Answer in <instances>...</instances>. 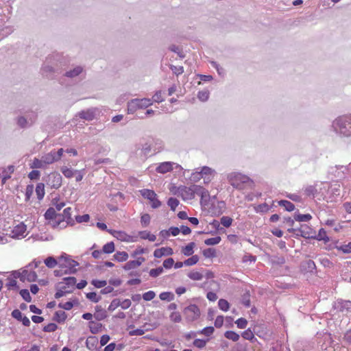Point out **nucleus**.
<instances>
[{"label": "nucleus", "mask_w": 351, "mask_h": 351, "mask_svg": "<svg viewBox=\"0 0 351 351\" xmlns=\"http://www.w3.org/2000/svg\"><path fill=\"white\" fill-rule=\"evenodd\" d=\"M332 128L341 138L351 137V114L337 117L332 123Z\"/></svg>", "instance_id": "1"}, {"label": "nucleus", "mask_w": 351, "mask_h": 351, "mask_svg": "<svg viewBox=\"0 0 351 351\" xmlns=\"http://www.w3.org/2000/svg\"><path fill=\"white\" fill-rule=\"evenodd\" d=\"M60 58L59 54L48 56L41 69L42 74L49 79H53L54 74L58 73Z\"/></svg>", "instance_id": "2"}, {"label": "nucleus", "mask_w": 351, "mask_h": 351, "mask_svg": "<svg viewBox=\"0 0 351 351\" xmlns=\"http://www.w3.org/2000/svg\"><path fill=\"white\" fill-rule=\"evenodd\" d=\"M59 267L64 269V274H75L79 263L71 259L67 254H63L58 258Z\"/></svg>", "instance_id": "3"}, {"label": "nucleus", "mask_w": 351, "mask_h": 351, "mask_svg": "<svg viewBox=\"0 0 351 351\" xmlns=\"http://www.w3.org/2000/svg\"><path fill=\"white\" fill-rule=\"evenodd\" d=\"M227 179L228 182L234 189L242 190L243 184L250 181V178L239 172H232L228 174Z\"/></svg>", "instance_id": "4"}, {"label": "nucleus", "mask_w": 351, "mask_h": 351, "mask_svg": "<svg viewBox=\"0 0 351 351\" xmlns=\"http://www.w3.org/2000/svg\"><path fill=\"white\" fill-rule=\"evenodd\" d=\"M152 105L151 99H133L128 103V113L134 114L138 109H145Z\"/></svg>", "instance_id": "5"}, {"label": "nucleus", "mask_w": 351, "mask_h": 351, "mask_svg": "<svg viewBox=\"0 0 351 351\" xmlns=\"http://www.w3.org/2000/svg\"><path fill=\"white\" fill-rule=\"evenodd\" d=\"M183 315L186 322L196 321L200 316V310L195 304H190L183 309Z\"/></svg>", "instance_id": "6"}, {"label": "nucleus", "mask_w": 351, "mask_h": 351, "mask_svg": "<svg viewBox=\"0 0 351 351\" xmlns=\"http://www.w3.org/2000/svg\"><path fill=\"white\" fill-rule=\"evenodd\" d=\"M197 185L192 184L189 186H180L178 188V193L184 200H191L196 195Z\"/></svg>", "instance_id": "7"}, {"label": "nucleus", "mask_w": 351, "mask_h": 351, "mask_svg": "<svg viewBox=\"0 0 351 351\" xmlns=\"http://www.w3.org/2000/svg\"><path fill=\"white\" fill-rule=\"evenodd\" d=\"M85 75L86 71L84 66L76 65L69 68L68 71L64 73L63 76L72 80H76L81 79V77H84Z\"/></svg>", "instance_id": "8"}, {"label": "nucleus", "mask_w": 351, "mask_h": 351, "mask_svg": "<svg viewBox=\"0 0 351 351\" xmlns=\"http://www.w3.org/2000/svg\"><path fill=\"white\" fill-rule=\"evenodd\" d=\"M45 217L46 219L51 221V225L53 228H60L62 215L61 214H57L54 208H49L45 213Z\"/></svg>", "instance_id": "9"}, {"label": "nucleus", "mask_w": 351, "mask_h": 351, "mask_svg": "<svg viewBox=\"0 0 351 351\" xmlns=\"http://www.w3.org/2000/svg\"><path fill=\"white\" fill-rule=\"evenodd\" d=\"M64 152V150L62 148H60L57 151L53 149L43 156V161H44L45 165L52 164L60 160Z\"/></svg>", "instance_id": "10"}, {"label": "nucleus", "mask_w": 351, "mask_h": 351, "mask_svg": "<svg viewBox=\"0 0 351 351\" xmlns=\"http://www.w3.org/2000/svg\"><path fill=\"white\" fill-rule=\"evenodd\" d=\"M141 195L151 202L153 208H158L161 206V202L158 199L156 193L149 189H144L140 191Z\"/></svg>", "instance_id": "11"}, {"label": "nucleus", "mask_w": 351, "mask_h": 351, "mask_svg": "<svg viewBox=\"0 0 351 351\" xmlns=\"http://www.w3.org/2000/svg\"><path fill=\"white\" fill-rule=\"evenodd\" d=\"M333 308L338 312L347 315L351 313V300L337 299L333 303Z\"/></svg>", "instance_id": "12"}, {"label": "nucleus", "mask_w": 351, "mask_h": 351, "mask_svg": "<svg viewBox=\"0 0 351 351\" xmlns=\"http://www.w3.org/2000/svg\"><path fill=\"white\" fill-rule=\"evenodd\" d=\"M62 176L57 172L51 173L47 178V185L53 189H58L62 185Z\"/></svg>", "instance_id": "13"}, {"label": "nucleus", "mask_w": 351, "mask_h": 351, "mask_svg": "<svg viewBox=\"0 0 351 351\" xmlns=\"http://www.w3.org/2000/svg\"><path fill=\"white\" fill-rule=\"evenodd\" d=\"M21 274H22V282H35L37 280V274L33 269H30L28 265L21 268Z\"/></svg>", "instance_id": "14"}, {"label": "nucleus", "mask_w": 351, "mask_h": 351, "mask_svg": "<svg viewBox=\"0 0 351 351\" xmlns=\"http://www.w3.org/2000/svg\"><path fill=\"white\" fill-rule=\"evenodd\" d=\"M97 109L90 108L84 110H82L75 114V118L79 117L86 121H92L95 118Z\"/></svg>", "instance_id": "15"}, {"label": "nucleus", "mask_w": 351, "mask_h": 351, "mask_svg": "<svg viewBox=\"0 0 351 351\" xmlns=\"http://www.w3.org/2000/svg\"><path fill=\"white\" fill-rule=\"evenodd\" d=\"M348 171V167L343 165H337L330 169V173L334 174L335 177L340 180L346 178Z\"/></svg>", "instance_id": "16"}, {"label": "nucleus", "mask_w": 351, "mask_h": 351, "mask_svg": "<svg viewBox=\"0 0 351 351\" xmlns=\"http://www.w3.org/2000/svg\"><path fill=\"white\" fill-rule=\"evenodd\" d=\"M27 227L23 223L16 226L11 232V237L14 239H21L25 237V232Z\"/></svg>", "instance_id": "17"}, {"label": "nucleus", "mask_w": 351, "mask_h": 351, "mask_svg": "<svg viewBox=\"0 0 351 351\" xmlns=\"http://www.w3.org/2000/svg\"><path fill=\"white\" fill-rule=\"evenodd\" d=\"M62 215V224L60 228H65L67 224L73 225V220L71 218V208L70 207L64 208Z\"/></svg>", "instance_id": "18"}, {"label": "nucleus", "mask_w": 351, "mask_h": 351, "mask_svg": "<svg viewBox=\"0 0 351 351\" xmlns=\"http://www.w3.org/2000/svg\"><path fill=\"white\" fill-rule=\"evenodd\" d=\"M199 169L200 173L202 174L204 180H206V182H210L212 178L216 173V171L214 169L207 166L202 167V168H199Z\"/></svg>", "instance_id": "19"}, {"label": "nucleus", "mask_w": 351, "mask_h": 351, "mask_svg": "<svg viewBox=\"0 0 351 351\" xmlns=\"http://www.w3.org/2000/svg\"><path fill=\"white\" fill-rule=\"evenodd\" d=\"M173 254V251L171 247H161L154 250V256L155 258H161L163 256H170L172 255Z\"/></svg>", "instance_id": "20"}, {"label": "nucleus", "mask_w": 351, "mask_h": 351, "mask_svg": "<svg viewBox=\"0 0 351 351\" xmlns=\"http://www.w3.org/2000/svg\"><path fill=\"white\" fill-rule=\"evenodd\" d=\"M174 163L171 162H164L160 163L156 167V171L160 173H166L171 171L173 169V165Z\"/></svg>", "instance_id": "21"}, {"label": "nucleus", "mask_w": 351, "mask_h": 351, "mask_svg": "<svg viewBox=\"0 0 351 351\" xmlns=\"http://www.w3.org/2000/svg\"><path fill=\"white\" fill-rule=\"evenodd\" d=\"M15 167L14 165H9L6 168L0 167V177H3V180H8L14 173Z\"/></svg>", "instance_id": "22"}, {"label": "nucleus", "mask_w": 351, "mask_h": 351, "mask_svg": "<svg viewBox=\"0 0 351 351\" xmlns=\"http://www.w3.org/2000/svg\"><path fill=\"white\" fill-rule=\"evenodd\" d=\"M77 280L75 277H66L63 278V282L59 283V285L66 286V289H74Z\"/></svg>", "instance_id": "23"}, {"label": "nucleus", "mask_w": 351, "mask_h": 351, "mask_svg": "<svg viewBox=\"0 0 351 351\" xmlns=\"http://www.w3.org/2000/svg\"><path fill=\"white\" fill-rule=\"evenodd\" d=\"M108 316L107 312L104 310L101 306H95V313L94 314V317L97 321H101L106 319Z\"/></svg>", "instance_id": "24"}, {"label": "nucleus", "mask_w": 351, "mask_h": 351, "mask_svg": "<svg viewBox=\"0 0 351 351\" xmlns=\"http://www.w3.org/2000/svg\"><path fill=\"white\" fill-rule=\"evenodd\" d=\"M15 120L18 126L21 128H27L32 125L24 115L18 116Z\"/></svg>", "instance_id": "25"}, {"label": "nucleus", "mask_w": 351, "mask_h": 351, "mask_svg": "<svg viewBox=\"0 0 351 351\" xmlns=\"http://www.w3.org/2000/svg\"><path fill=\"white\" fill-rule=\"evenodd\" d=\"M98 343V339L95 336L88 337L86 341V346L88 349L93 350H94Z\"/></svg>", "instance_id": "26"}, {"label": "nucleus", "mask_w": 351, "mask_h": 351, "mask_svg": "<svg viewBox=\"0 0 351 351\" xmlns=\"http://www.w3.org/2000/svg\"><path fill=\"white\" fill-rule=\"evenodd\" d=\"M24 116L27 118L29 123L32 125L35 123L37 120L38 114L35 111L28 110L25 112Z\"/></svg>", "instance_id": "27"}, {"label": "nucleus", "mask_w": 351, "mask_h": 351, "mask_svg": "<svg viewBox=\"0 0 351 351\" xmlns=\"http://www.w3.org/2000/svg\"><path fill=\"white\" fill-rule=\"evenodd\" d=\"M113 236L116 237L117 239L122 241H130V236L127 234L125 232L123 231H114L112 233Z\"/></svg>", "instance_id": "28"}, {"label": "nucleus", "mask_w": 351, "mask_h": 351, "mask_svg": "<svg viewBox=\"0 0 351 351\" xmlns=\"http://www.w3.org/2000/svg\"><path fill=\"white\" fill-rule=\"evenodd\" d=\"M318 241H324V243H328L330 241L329 237L326 234V232L324 228H321L317 236L311 237Z\"/></svg>", "instance_id": "29"}, {"label": "nucleus", "mask_w": 351, "mask_h": 351, "mask_svg": "<svg viewBox=\"0 0 351 351\" xmlns=\"http://www.w3.org/2000/svg\"><path fill=\"white\" fill-rule=\"evenodd\" d=\"M101 328L102 324L101 323L95 322L93 321L89 322V328L92 334H97L101 331Z\"/></svg>", "instance_id": "30"}, {"label": "nucleus", "mask_w": 351, "mask_h": 351, "mask_svg": "<svg viewBox=\"0 0 351 351\" xmlns=\"http://www.w3.org/2000/svg\"><path fill=\"white\" fill-rule=\"evenodd\" d=\"M62 174L67 178H71L75 175L76 170L62 166L60 169Z\"/></svg>", "instance_id": "31"}, {"label": "nucleus", "mask_w": 351, "mask_h": 351, "mask_svg": "<svg viewBox=\"0 0 351 351\" xmlns=\"http://www.w3.org/2000/svg\"><path fill=\"white\" fill-rule=\"evenodd\" d=\"M195 188L197 189L196 195L200 196L202 199H206L209 197V193L205 188L199 185Z\"/></svg>", "instance_id": "32"}, {"label": "nucleus", "mask_w": 351, "mask_h": 351, "mask_svg": "<svg viewBox=\"0 0 351 351\" xmlns=\"http://www.w3.org/2000/svg\"><path fill=\"white\" fill-rule=\"evenodd\" d=\"M66 319V314L63 311H56L54 314L53 319L58 323H62Z\"/></svg>", "instance_id": "33"}, {"label": "nucleus", "mask_w": 351, "mask_h": 351, "mask_svg": "<svg viewBox=\"0 0 351 351\" xmlns=\"http://www.w3.org/2000/svg\"><path fill=\"white\" fill-rule=\"evenodd\" d=\"M138 235L142 239H148L149 241H155L156 237L146 230L140 231Z\"/></svg>", "instance_id": "34"}, {"label": "nucleus", "mask_w": 351, "mask_h": 351, "mask_svg": "<svg viewBox=\"0 0 351 351\" xmlns=\"http://www.w3.org/2000/svg\"><path fill=\"white\" fill-rule=\"evenodd\" d=\"M153 149L154 152H160L164 147V143L161 139L156 138L153 140L152 144Z\"/></svg>", "instance_id": "35"}, {"label": "nucleus", "mask_w": 351, "mask_h": 351, "mask_svg": "<svg viewBox=\"0 0 351 351\" xmlns=\"http://www.w3.org/2000/svg\"><path fill=\"white\" fill-rule=\"evenodd\" d=\"M114 260L118 262L125 261L128 258V254L126 252H117L113 256Z\"/></svg>", "instance_id": "36"}, {"label": "nucleus", "mask_w": 351, "mask_h": 351, "mask_svg": "<svg viewBox=\"0 0 351 351\" xmlns=\"http://www.w3.org/2000/svg\"><path fill=\"white\" fill-rule=\"evenodd\" d=\"M195 246V243L194 242L189 243L186 245L182 250V252L185 256H191L193 254V248Z\"/></svg>", "instance_id": "37"}, {"label": "nucleus", "mask_w": 351, "mask_h": 351, "mask_svg": "<svg viewBox=\"0 0 351 351\" xmlns=\"http://www.w3.org/2000/svg\"><path fill=\"white\" fill-rule=\"evenodd\" d=\"M71 292L72 289H66V286H60V289L57 291V292L55 294V298L58 299L65 295L66 293H70Z\"/></svg>", "instance_id": "38"}, {"label": "nucleus", "mask_w": 351, "mask_h": 351, "mask_svg": "<svg viewBox=\"0 0 351 351\" xmlns=\"http://www.w3.org/2000/svg\"><path fill=\"white\" fill-rule=\"evenodd\" d=\"M44 263L45 265L49 268H54L58 263V261H57L53 256H49L46 259H45Z\"/></svg>", "instance_id": "39"}, {"label": "nucleus", "mask_w": 351, "mask_h": 351, "mask_svg": "<svg viewBox=\"0 0 351 351\" xmlns=\"http://www.w3.org/2000/svg\"><path fill=\"white\" fill-rule=\"evenodd\" d=\"M36 193L39 200L42 199L45 195V184L38 183L36 187Z\"/></svg>", "instance_id": "40"}, {"label": "nucleus", "mask_w": 351, "mask_h": 351, "mask_svg": "<svg viewBox=\"0 0 351 351\" xmlns=\"http://www.w3.org/2000/svg\"><path fill=\"white\" fill-rule=\"evenodd\" d=\"M278 204L281 206L285 207L287 211H293L295 209V206L293 203L287 200H280Z\"/></svg>", "instance_id": "41"}, {"label": "nucleus", "mask_w": 351, "mask_h": 351, "mask_svg": "<svg viewBox=\"0 0 351 351\" xmlns=\"http://www.w3.org/2000/svg\"><path fill=\"white\" fill-rule=\"evenodd\" d=\"M224 337L233 341H237L240 338V335L238 333L232 330L226 331L224 333Z\"/></svg>", "instance_id": "42"}, {"label": "nucleus", "mask_w": 351, "mask_h": 351, "mask_svg": "<svg viewBox=\"0 0 351 351\" xmlns=\"http://www.w3.org/2000/svg\"><path fill=\"white\" fill-rule=\"evenodd\" d=\"M312 219V216L310 214H295L294 219L297 221H308Z\"/></svg>", "instance_id": "43"}, {"label": "nucleus", "mask_w": 351, "mask_h": 351, "mask_svg": "<svg viewBox=\"0 0 351 351\" xmlns=\"http://www.w3.org/2000/svg\"><path fill=\"white\" fill-rule=\"evenodd\" d=\"M8 282L5 284V286L8 287L9 290H18L19 289L17 285V282L15 279L8 278Z\"/></svg>", "instance_id": "44"}, {"label": "nucleus", "mask_w": 351, "mask_h": 351, "mask_svg": "<svg viewBox=\"0 0 351 351\" xmlns=\"http://www.w3.org/2000/svg\"><path fill=\"white\" fill-rule=\"evenodd\" d=\"M114 251V244L112 241L108 242L103 246L102 252L110 254Z\"/></svg>", "instance_id": "45"}, {"label": "nucleus", "mask_w": 351, "mask_h": 351, "mask_svg": "<svg viewBox=\"0 0 351 351\" xmlns=\"http://www.w3.org/2000/svg\"><path fill=\"white\" fill-rule=\"evenodd\" d=\"M188 277L193 280H201L204 276L199 271H192L188 274Z\"/></svg>", "instance_id": "46"}, {"label": "nucleus", "mask_w": 351, "mask_h": 351, "mask_svg": "<svg viewBox=\"0 0 351 351\" xmlns=\"http://www.w3.org/2000/svg\"><path fill=\"white\" fill-rule=\"evenodd\" d=\"M159 298L163 301H171L174 299V295L171 292H162L159 295Z\"/></svg>", "instance_id": "47"}, {"label": "nucleus", "mask_w": 351, "mask_h": 351, "mask_svg": "<svg viewBox=\"0 0 351 351\" xmlns=\"http://www.w3.org/2000/svg\"><path fill=\"white\" fill-rule=\"evenodd\" d=\"M153 149V147H152V144H149L148 143H145L141 149V154H143L144 156H147L148 154H149L151 153V151Z\"/></svg>", "instance_id": "48"}, {"label": "nucleus", "mask_w": 351, "mask_h": 351, "mask_svg": "<svg viewBox=\"0 0 351 351\" xmlns=\"http://www.w3.org/2000/svg\"><path fill=\"white\" fill-rule=\"evenodd\" d=\"M241 336L243 339L252 341L255 339L254 335L250 328H247L241 333Z\"/></svg>", "instance_id": "49"}, {"label": "nucleus", "mask_w": 351, "mask_h": 351, "mask_svg": "<svg viewBox=\"0 0 351 351\" xmlns=\"http://www.w3.org/2000/svg\"><path fill=\"white\" fill-rule=\"evenodd\" d=\"M202 178H203V176L202 174L200 173V169L199 168H197L195 171L191 173V180L194 182H197Z\"/></svg>", "instance_id": "50"}, {"label": "nucleus", "mask_w": 351, "mask_h": 351, "mask_svg": "<svg viewBox=\"0 0 351 351\" xmlns=\"http://www.w3.org/2000/svg\"><path fill=\"white\" fill-rule=\"evenodd\" d=\"M317 193V189L315 186L309 185L304 188V193L307 196L315 197V193Z\"/></svg>", "instance_id": "51"}, {"label": "nucleus", "mask_w": 351, "mask_h": 351, "mask_svg": "<svg viewBox=\"0 0 351 351\" xmlns=\"http://www.w3.org/2000/svg\"><path fill=\"white\" fill-rule=\"evenodd\" d=\"M221 241V238L218 236L206 239L204 243L207 245H215L219 244Z\"/></svg>", "instance_id": "52"}, {"label": "nucleus", "mask_w": 351, "mask_h": 351, "mask_svg": "<svg viewBox=\"0 0 351 351\" xmlns=\"http://www.w3.org/2000/svg\"><path fill=\"white\" fill-rule=\"evenodd\" d=\"M199 261L197 255H193L184 261V265L191 266L195 265Z\"/></svg>", "instance_id": "53"}, {"label": "nucleus", "mask_w": 351, "mask_h": 351, "mask_svg": "<svg viewBox=\"0 0 351 351\" xmlns=\"http://www.w3.org/2000/svg\"><path fill=\"white\" fill-rule=\"evenodd\" d=\"M270 208L271 207L267 203H263L258 205L255 210L257 213H267Z\"/></svg>", "instance_id": "54"}, {"label": "nucleus", "mask_w": 351, "mask_h": 351, "mask_svg": "<svg viewBox=\"0 0 351 351\" xmlns=\"http://www.w3.org/2000/svg\"><path fill=\"white\" fill-rule=\"evenodd\" d=\"M218 306L219 308L223 311H228L230 308L229 302L224 299H220L219 300Z\"/></svg>", "instance_id": "55"}, {"label": "nucleus", "mask_w": 351, "mask_h": 351, "mask_svg": "<svg viewBox=\"0 0 351 351\" xmlns=\"http://www.w3.org/2000/svg\"><path fill=\"white\" fill-rule=\"evenodd\" d=\"M170 320L174 323H180L182 321V316L179 312H173L169 315Z\"/></svg>", "instance_id": "56"}, {"label": "nucleus", "mask_w": 351, "mask_h": 351, "mask_svg": "<svg viewBox=\"0 0 351 351\" xmlns=\"http://www.w3.org/2000/svg\"><path fill=\"white\" fill-rule=\"evenodd\" d=\"M19 293L25 301H26L27 302H30L32 301V297H31L30 293L27 289H21Z\"/></svg>", "instance_id": "57"}, {"label": "nucleus", "mask_w": 351, "mask_h": 351, "mask_svg": "<svg viewBox=\"0 0 351 351\" xmlns=\"http://www.w3.org/2000/svg\"><path fill=\"white\" fill-rule=\"evenodd\" d=\"M220 223L226 228H228L232 225V219L228 216H223L220 219Z\"/></svg>", "instance_id": "58"}, {"label": "nucleus", "mask_w": 351, "mask_h": 351, "mask_svg": "<svg viewBox=\"0 0 351 351\" xmlns=\"http://www.w3.org/2000/svg\"><path fill=\"white\" fill-rule=\"evenodd\" d=\"M86 298L93 302H98L101 299V297L97 295L95 292H90L86 293Z\"/></svg>", "instance_id": "59"}, {"label": "nucleus", "mask_w": 351, "mask_h": 351, "mask_svg": "<svg viewBox=\"0 0 351 351\" xmlns=\"http://www.w3.org/2000/svg\"><path fill=\"white\" fill-rule=\"evenodd\" d=\"M163 271L164 270H163V268L162 267H158L155 268V269H152L149 271V276L153 277V278H156L158 276H160L161 274H162Z\"/></svg>", "instance_id": "60"}, {"label": "nucleus", "mask_w": 351, "mask_h": 351, "mask_svg": "<svg viewBox=\"0 0 351 351\" xmlns=\"http://www.w3.org/2000/svg\"><path fill=\"white\" fill-rule=\"evenodd\" d=\"M167 204L172 210H175L179 204V201L176 198L170 197L167 201Z\"/></svg>", "instance_id": "61"}, {"label": "nucleus", "mask_w": 351, "mask_h": 351, "mask_svg": "<svg viewBox=\"0 0 351 351\" xmlns=\"http://www.w3.org/2000/svg\"><path fill=\"white\" fill-rule=\"evenodd\" d=\"M208 341V339L204 340V339H196L193 341V346L198 348L202 349L206 346Z\"/></svg>", "instance_id": "62"}, {"label": "nucleus", "mask_w": 351, "mask_h": 351, "mask_svg": "<svg viewBox=\"0 0 351 351\" xmlns=\"http://www.w3.org/2000/svg\"><path fill=\"white\" fill-rule=\"evenodd\" d=\"M235 324H237V326L240 329H244L247 327V321L246 319L241 317L238 319Z\"/></svg>", "instance_id": "63"}, {"label": "nucleus", "mask_w": 351, "mask_h": 351, "mask_svg": "<svg viewBox=\"0 0 351 351\" xmlns=\"http://www.w3.org/2000/svg\"><path fill=\"white\" fill-rule=\"evenodd\" d=\"M151 217L149 214H143L141 217V223L143 227H147L150 223Z\"/></svg>", "instance_id": "64"}]
</instances>
